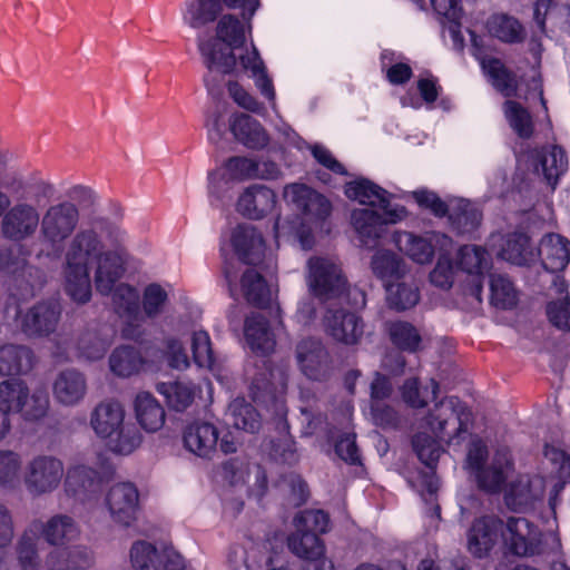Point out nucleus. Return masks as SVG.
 <instances>
[{
    "label": "nucleus",
    "mask_w": 570,
    "mask_h": 570,
    "mask_svg": "<svg viewBox=\"0 0 570 570\" xmlns=\"http://www.w3.org/2000/svg\"><path fill=\"white\" fill-rule=\"evenodd\" d=\"M36 364L31 347L22 344L0 346V375H22L29 373Z\"/></svg>",
    "instance_id": "7c9ffc66"
},
{
    "label": "nucleus",
    "mask_w": 570,
    "mask_h": 570,
    "mask_svg": "<svg viewBox=\"0 0 570 570\" xmlns=\"http://www.w3.org/2000/svg\"><path fill=\"white\" fill-rule=\"evenodd\" d=\"M240 285L243 295L250 305L258 308H268L272 305V291L261 272L247 268L242 276Z\"/></svg>",
    "instance_id": "4c0bfd02"
},
{
    "label": "nucleus",
    "mask_w": 570,
    "mask_h": 570,
    "mask_svg": "<svg viewBox=\"0 0 570 570\" xmlns=\"http://www.w3.org/2000/svg\"><path fill=\"white\" fill-rule=\"evenodd\" d=\"M245 41V27L234 16H224L217 24V39L198 40V49L208 72L204 81L209 91L216 87V73L226 75L234 70L236 56L229 48L237 49Z\"/></svg>",
    "instance_id": "20e7f679"
},
{
    "label": "nucleus",
    "mask_w": 570,
    "mask_h": 570,
    "mask_svg": "<svg viewBox=\"0 0 570 570\" xmlns=\"http://www.w3.org/2000/svg\"><path fill=\"white\" fill-rule=\"evenodd\" d=\"M269 456L281 464L293 465L298 462V453L295 441L289 435H282L271 441Z\"/></svg>",
    "instance_id": "e2e57ef3"
},
{
    "label": "nucleus",
    "mask_w": 570,
    "mask_h": 570,
    "mask_svg": "<svg viewBox=\"0 0 570 570\" xmlns=\"http://www.w3.org/2000/svg\"><path fill=\"white\" fill-rule=\"evenodd\" d=\"M111 344L110 337L102 330H86L78 338L79 356L88 361H97L105 356Z\"/></svg>",
    "instance_id": "49530a36"
},
{
    "label": "nucleus",
    "mask_w": 570,
    "mask_h": 570,
    "mask_svg": "<svg viewBox=\"0 0 570 570\" xmlns=\"http://www.w3.org/2000/svg\"><path fill=\"white\" fill-rule=\"evenodd\" d=\"M227 419L237 430L256 433L261 429V416L244 397H236L228 405Z\"/></svg>",
    "instance_id": "79ce46f5"
},
{
    "label": "nucleus",
    "mask_w": 570,
    "mask_h": 570,
    "mask_svg": "<svg viewBox=\"0 0 570 570\" xmlns=\"http://www.w3.org/2000/svg\"><path fill=\"white\" fill-rule=\"evenodd\" d=\"M222 249H261L265 245L262 230L249 223H238L222 232Z\"/></svg>",
    "instance_id": "473e14b6"
},
{
    "label": "nucleus",
    "mask_w": 570,
    "mask_h": 570,
    "mask_svg": "<svg viewBox=\"0 0 570 570\" xmlns=\"http://www.w3.org/2000/svg\"><path fill=\"white\" fill-rule=\"evenodd\" d=\"M254 179V158L234 156L228 158L219 168L208 173V195L217 200L224 199L234 181Z\"/></svg>",
    "instance_id": "ddd939ff"
},
{
    "label": "nucleus",
    "mask_w": 570,
    "mask_h": 570,
    "mask_svg": "<svg viewBox=\"0 0 570 570\" xmlns=\"http://www.w3.org/2000/svg\"><path fill=\"white\" fill-rule=\"evenodd\" d=\"M532 159L535 171H541L548 184L552 187H554L559 177L568 169L566 151L557 145L534 150Z\"/></svg>",
    "instance_id": "c756f323"
},
{
    "label": "nucleus",
    "mask_w": 570,
    "mask_h": 570,
    "mask_svg": "<svg viewBox=\"0 0 570 570\" xmlns=\"http://www.w3.org/2000/svg\"><path fill=\"white\" fill-rule=\"evenodd\" d=\"M142 363L144 360L140 352L129 345L117 347L109 357L111 372L120 377H129L137 373Z\"/></svg>",
    "instance_id": "a18cd8bd"
},
{
    "label": "nucleus",
    "mask_w": 570,
    "mask_h": 570,
    "mask_svg": "<svg viewBox=\"0 0 570 570\" xmlns=\"http://www.w3.org/2000/svg\"><path fill=\"white\" fill-rule=\"evenodd\" d=\"M65 476L63 462L50 454H38L29 460L23 472L27 492L38 498L56 491Z\"/></svg>",
    "instance_id": "f8f14e48"
},
{
    "label": "nucleus",
    "mask_w": 570,
    "mask_h": 570,
    "mask_svg": "<svg viewBox=\"0 0 570 570\" xmlns=\"http://www.w3.org/2000/svg\"><path fill=\"white\" fill-rule=\"evenodd\" d=\"M29 386L20 379H9L0 382V410L7 414H14L21 410V404L28 396Z\"/></svg>",
    "instance_id": "de8ad7c7"
},
{
    "label": "nucleus",
    "mask_w": 570,
    "mask_h": 570,
    "mask_svg": "<svg viewBox=\"0 0 570 570\" xmlns=\"http://www.w3.org/2000/svg\"><path fill=\"white\" fill-rule=\"evenodd\" d=\"M91 563L92 552L83 546L57 548L46 560L50 570H80L89 568Z\"/></svg>",
    "instance_id": "c9c22d12"
},
{
    "label": "nucleus",
    "mask_w": 570,
    "mask_h": 570,
    "mask_svg": "<svg viewBox=\"0 0 570 570\" xmlns=\"http://www.w3.org/2000/svg\"><path fill=\"white\" fill-rule=\"evenodd\" d=\"M156 390L165 397L169 409L176 412L185 411L195 400V386L189 382H160Z\"/></svg>",
    "instance_id": "37998d69"
},
{
    "label": "nucleus",
    "mask_w": 570,
    "mask_h": 570,
    "mask_svg": "<svg viewBox=\"0 0 570 570\" xmlns=\"http://www.w3.org/2000/svg\"><path fill=\"white\" fill-rule=\"evenodd\" d=\"M193 357L197 365L210 367L214 364V353L210 337L205 331H196L191 337Z\"/></svg>",
    "instance_id": "338daca9"
},
{
    "label": "nucleus",
    "mask_w": 570,
    "mask_h": 570,
    "mask_svg": "<svg viewBox=\"0 0 570 570\" xmlns=\"http://www.w3.org/2000/svg\"><path fill=\"white\" fill-rule=\"evenodd\" d=\"M110 295L116 313L129 321L122 328V335L131 340L140 338L142 335L140 326L132 324L134 321H138L141 317L140 296L137 288L125 283H119L114 286Z\"/></svg>",
    "instance_id": "aec40b11"
},
{
    "label": "nucleus",
    "mask_w": 570,
    "mask_h": 570,
    "mask_svg": "<svg viewBox=\"0 0 570 570\" xmlns=\"http://www.w3.org/2000/svg\"><path fill=\"white\" fill-rule=\"evenodd\" d=\"M299 371L312 381H326L333 371L332 357L323 342L315 337L299 341L295 350Z\"/></svg>",
    "instance_id": "4468645a"
},
{
    "label": "nucleus",
    "mask_w": 570,
    "mask_h": 570,
    "mask_svg": "<svg viewBox=\"0 0 570 570\" xmlns=\"http://www.w3.org/2000/svg\"><path fill=\"white\" fill-rule=\"evenodd\" d=\"M514 464L508 450H498L491 462L474 474L478 487L488 493L501 492L508 478L512 474Z\"/></svg>",
    "instance_id": "b1692460"
},
{
    "label": "nucleus",
    "mask_w": 570,
    "mask_h": 570,
    "mask_svg": "<svg viewBox=\"0 0 570 570\" xmlns=\"http://www.w3.org/2000/svg\"><path fill=\"white\" fill-rule=\"evenodd\" d=\"M384 287L389 306L396 311L409 309L420 299L419 289L412 284L396 281L387 283Z\"/></svg>",
    "instance_id": "3c124183"
},
{
    "label": "nucleus",
    "mask_w": 570,
    "mask_h": 570,
    "mask_svg": "<svg viewBox=\"0 0 570 570\" xmlns=\"http://www.w3.org/2000/svg\"><path fill=\"white\" fill-rule=\"evenodd\" d=\"M394 242L397 249H446L452 245L449 236L438 232H426L423 235L396 232Z\"/></svg>",
    "instance_id": "ea45409f"
},
{
    "label": "nucleus",
    "mask_w": 570,
    "mask_h": 570,
    "mask_svg": "<svg viewBox=\"0 0 570 570\" xmlns=\"http://www.w3.org/2000/svg\"><path fill=\"white\" fill-rule=\"evenodd\" d=\"M287 547L292 553L301 559L325 553L324 543L316 533L297 528L287 538Z\"/></svg>",
    "instance_id": "8fccbe9b"
},
{
    "label": "nucleus",
    "mask_w": 570,
    "mask_h": 570,
    "mask_svg": "<svg viewBox=\"0 0 570 570\" xmlns=\"http://www.w3.org/2000/svg\"><path fill=\"white\" fill-rule=\"evenodd\" d=\"M371 267L384 285L400 281L407 273V265L399 252H375Z\"/></svg>",
    "instance_id": "58836bf2"
},
{
    "label": "nucleus",
    "mask_w": 570,
    "mask_h": 570,
    "mask_svg": "<svg viewBox=\"0 0 570 570\" xmlns=\"http://www.w3.org/2000/svg\"><path fill=\"white\" fill-rule=\"evenodd\" d=\"M345 195L362 205L377 207L380 210L392 209L391 194L366 178H358L345 186Z\"/></svg>",
    "instance_id": "2f4dec72"
},
{
    "label": "nucleus",
    "mask_w": 570,
    "mask_h": 570,
    "mask_svg": "<svg viewBox=\"0 0 570 570\" xmlns=\"http://www.w3.org/2000/svg\"><path fill=\"white\" fill-rule=\"evenodd\" d=\"M543 534L540 528L523 517L502 520L501 539L505 551L512 556L528 558L543 551Z\"/></svg>",
    "instance_id": "9d476101"
},
{
    "label": "nucleus",
    "mask_w": 570,
    "mask_h": 570,
    "mask_svg": "<svg viewBox=\"0 0 570 570\" xmlns=\"http://www.w3.org/2000/svg\"><path fill=\"white\" fill-rule=\"evenodd\" d=\"M86 393V377L77 370H65L55 380L53 395L63 405L71 406L78 404Z\"/></svg>",
    "instance_id": "f704fd0d"
},
{
    "label": "nucleus",
    "mask_w": 570,
    "mask_h": 570,
    "mask_svg": "<svg viewBox=\"0 0 570 570\" xmlns=\"http://www.w3.org/2000/svg\"><path fill=\"white\" fill-rule=\"evenodd\" d=\"M229 128L235 139L250 149H262L269 142V137L258 120L246 114H236L229 120Z\"/></svg>",
    "instance_id": "cd10ccee"
},
{
    "label": "nucleus",
    "mask_w": 570,
    "mask_h": 570,
    "mask_svg": "<svg viewBox=\"0 0 570 570\" xmlns=\"http://www.w3.org/2000/svg\"><path fill=\"white\" fill-rule=\"evenodd\" d=\"M405 215V208L400 205L380 212L373 208H357L351 214V223L362 239H374L381 235L385 225L395 224Z\"/></svg>",
    "instance_id": "dca6fc26"
},
{
    "label": "nucleus",
    "mask_w": 570,
    "mask_h": 570,
    "mask_svg": "<svg viewBox=\"0 0 570 570\" xmlns=\"http://www.w3.org/2000/svg\"><path fill=\"white\" fill-rule=\"evenodd\" d=\"M92 253L96 254L95 285L99 294L110 295L114 286L126 271L125 259L120 252H68L65 289L70 298L78 304H86L91 298V282L87 265Z\"/></svg>",
    "instance_id": "f257e3e1"
},
{
    "label": "nucleus",
    "mask_w": 570,
    "mask_h": 570,
    "mask_svg": "<svg viewBox=\"0 0 570 570\" xmlns=\"http://www.w3.org/2000/svg\"><path fill=\"white\" fill-rule=\"evenodd\" d=\"M323 324L328 336L345 345L358 344L364 334L362 317L344 308L327 309Z\"/></svg>",
    "instance_id": "6ab92c4d"
},
{
    "label": "nucleus",
    "mask_w": 570,
    "mask_h": 570,
    "mask_svg": "<svg viewBox=\"0 0 570 570\" xmlns=\"http://www.w3.org/2000/svg\"><path fill=\"white\" fill-rule=\"evenodd\" d=\"M330 518L323 510H305L294 518V525L299 530L325 533L328 530Z\"/></svg>",
    "instance_id": "0e129e2a"
},
{
    "label": "nucleus",
    "mask_w": 570,
    "mask_h": 570,
    "mask_svg": "<svg viewBox=\"0 0 570 570\" xmlns=\"http://www.w3.org/2000/svg\"><path fill=\"white\" fill-rule=\"evenodd\" d=\"M223 258L226 277L235 275L236 263L258 267L262 272L272 269L276 264L273 252H224Z\"/></svg>",
    "instance_id": "c03bdc74"
},
{
    "label": "nucleus",
    "mask_w": 570,
    "mask_h": 570,
    "mask_svg": "<svg viewBox=\"0 0 570 570\" xmlns=\"http://www.w3.org/2000/svg\"><path fill=\"white\" fill-rule=\"evenodd\" d=\"M168 298L167 292L157 283L146 286L142 295V308L147 317L158 316Z\"/></svg>",
    "instance_id": "69168bd1"
},
{
    "label": "nucleus",
    "mask_w": 570,
    "mask_h": 570,
    "mask_svg": "<svg viewBox=\"0 0 570 570\" xmlns=\"http://www.w3.org/2000/svg\"><path fill=\"white\" fill-rule=\"evenodd\" d=\"M24 253L0 252V272L10 276L9 289L19 299L33 297L46 283L45 274L26 263Z\"/></svg>",
    "instance_id": "9b49d317"
},
{
    "label": "nucleus",
    "mask_w": 570,
    "mask_h": 570,
    "mask_svg": "<svg viewBox=\"0 0 570 570\" xmlns=\"http://www.w3.org/2000/svg\"><path fill=\"white\" fill-rule=\"evenodd\" d=\"M305 278L309 293L321 301L337 298L348 288L341 263L330 256H311L306 263Z\"/></svg>",
    "instance_id": "423d86ee"
},
{
    "label": "nucleus",
    "mask_w": 570,
    "mask_h": 570,
    "mask_svg": "<svg viewBox=\"0 0 570 570\" xmlns=\"http://www.w3.org/2000/svg\"><path fill=\"white\" fill-rule=\"evenodd\" d=\"M544 493V481L540 476H520L511 482L504 492V503L513 512H528L534 509Z\"/></svg>",
    "instance_id": "412c9836"
},
{
    "label": "nucleus",
    "mask_w": 570,
    "mask_h": 570,
    "mask_svg": "<svg viewBox=\"0 0 570 570\" xmlns=\"http://www.w3.org/2000/svg\"><path fill=\"white\" fill-rule=\"evenodd\" d=\"M277 204L276 193L262 184H253L242 190L235 209L250 220H262L273 213Z\"/></svg>",
    "instance_id": "a211bd4d"
},
{
    "label": "nucleus",
    "mask_w": 570,
    "mask_h": 570,
    "mask_svg": "<svg viewBox=\"0 0 570 570\" xmlns=\"http://www.w3.org/2000/svg\"><path fill=\"white\" fill-rule=\"evenodd\" d=\"M90 425L98 438L110 439L111 450L119 454H130L141 442L137 429L125 424V410L116 401L99 403L91 412Z\"/></svg>",
    "instance_id": "39448f33"
},
{
    "label": "nucleus",
    "mask_w": 570,
    "mask_h": 570,
    "mask_svg": "<svg viewBox=\"0 0 570 570\" xmlns=\"http://www.w3.org/2000/svg\"><path fill=\"white\" fill-rule=\"evenodd\" d=\"M503 112L509 126L520 138L528 139L532 136L533 120L527 108L517 101L507 100Z\"/></svg>",
    "instance_id": "603ef678"
},
{
    "label": "nucleus",
    "mask_w": 570,
    "mask_h": 570,
    "mask_svg": "<svg viewBox=\"0 0 570 570\" xmlns=\"http://www.w3.org/2000/svg\"><path fill=\"white\" fill-rule=\"evenodd\" d=\"M185 448L200 458H210L218 444L217 428L207 422H195L184 432Z\"/></svg>",
    "instance_id": "bb28decb"
},
{
    "label": "nucleus",
    "mask_w": 570,
    "mask_h": 570,
    "mask_svg": "<svg viewBox=\"0 0 570 570\" xmlns=\"http://www.w3.org/2000/svg\"><path fill=\"white\" fill-rule=\"evenodd\" d=\"M18 561L21 570H38L39 558L35 535L29 530L24 532L18 544Z\"/></svg>",
    "instance_id": "774afa93"
},
{
    "label": "nucleus",
    "mask_w": 570,
    "mask_h": 570,
    "mask_svg": "<svg viewBox=\"0 0 570 570\" xmlns=\"http://www.w3.org/2000/svg\"><path fill=\"white\" fill-rule=\"evenodd\" d=\"M489 240L492 249H525L531 242L521 229L492 233Z\"/></svg>",
    "instance_id": "680f3d73"
},
{
    "label": "nucleus",
    "mask_w": 570,
    "mask_h": 570,
    "mask_svg": "<svg viewBox=\"0 0 570 570\" xmlns=\"http://www.w3.org/2000/svg\"><path fill=\"white\" fill-rule=\"evenodd\" d=\"M132 245L127 232L105 216L82 223L71 238V249H124Z\"/></svg>",
    "instance_id": "0eeeda50"
},
{
    "label": "nucleus",
    "mask_w": 570,
    "mask_h": 570,
    "mask_svg": "<svg viewBox=\"0 0 570 570\" xmlns=\"http://www.w3.org/2000/svg\"><path fill=\"white\" fill-rule=\"evenodd\" d=\"M482 68L490 78L492 85L505 97L515 94L517 83L514 77L504 68L498 59H483Z\"/></svg>",
    "instance_id": "864d4df0"
},
{
    "label": "nucleus",
    "mask_w": 570,
    "mask_h": 570,
    "mask_svg": "<svg viewBox=\"0 0 570 570\" xmlns=\"http://www.w3.org/2000/svg\"><path fill=\"white\" fill-rule=\"evenodd\" d=\"M138 502V490L130 482L112 485L106 497V504L112 520L126 527L136 519Z\"/></svg>",
    "instance_id": "5701e85b"
},
{
    "label": "nucleus",
    "mask_w": 570,
    "mask_h": 570,
    "mask_svg": "<svg viewBox=\"0 0 570 570\" xmlns=\"http://www.w3.org/2000/svg\"><path fill=\"white\" fill-rule=\"evenodd\" d=\"M102 479L100 474L86 465H75L67 471L66 491L80 500L90 499L98 493Z\"/></svg>",
    "instance_id": "72a5a7b5"
},
{
    "label": "nucleus",
    "mask_w": 570,
    "mask_h": 570,
    "mask_svg": "<svg viewBox=\"0 0 570 570\" xmlns=\"http://www.w3.org/2000/svg\"><path fill=\"white\" fill-rule=\"evenodd\" d=\"M238 61L243 70L249 72V76L254 79L255 86L261 95L265 97L272 108L276 110V94L273 80L267 75L266 67L256 47L253 45L250 49H246L245 53L238 56Z\"/></svg>",
    "instance_id": "a878e982"
},
{
    "label": "nucleus",
    "mask_w": 570,
    "mask_h": 570,
    "mask_svg": "<svg viewBox=\"0 0 570 570\" xmlns=\"http://www.w3.org/2000/svg\"><path fill=\"white\" fill-rule=\"evenodd\" d=\"M492 264L491 252H439L436 263L429 274V281L433 286L449 291L454 284L458 272H463L471 278L465 289L466 294L481 302L483 279Z\"/></svg>",
    "instance_id": "f03ea898"
},
{
    "label": "nucleus",
    "mask_w": 570,
    "mask_h": 570,
    "mask_svg": "<svg viewBox=\"0 0 570 570\" xmlns=\"http://www.w3.org/2000/svg\"><path fill=\"white\" fill-rule=\"evenodd\" d=\"M80 220V210L72 202L63 200L50 205L40 216L39 236L43 245L61 246L75 234Z\"/></svg>",
    "instance_id": "6e6552de"
},
{
    "label": "nucleus",
    "mask_w": 570,
    "mask_h": 570,
    "mask_svg": "<svg viewBox=\"0 0 570 570\" xmlns=\"http://www.w3.org/2000/svg\"><path fill=\"white\" fill-rule=\"evenodd\" d=\"M29 532L36 537L41 533L46 542L51 546H63L79 534L75 520L67 514H56L47 522L35 520L29 527Z\"/></svg>",
    "instance_id": "393cba45"
},
{
    "label": "nucleus",
    "mask_w": 570,
    "mask_h": 570,
    "mask_svg": "<svg viewBox=\"0 0 570 570\" xmlns=\"http://www.w3.org/2000/svg\"><path fill=\"white\" fill-rule=\"evenodd\" d=\"M412 445L419 460L424 465L430 469H433L436 465L442 450L434 439L428 434L419 433L413 436Z\"/></svg>",
    "instance_id": "bf43d9fd"
},
{
    "label": "nucleus",
    "mask_w": 570,
    "mask_h": 570,
    "mask_svg": "<svg viewBox=\"0 0 570 570\" xmlns=\"http://www.w3.org/2000/svg\"><path fill=\"white\" fill-rule=\"evenodd\" d=\"M567 12H570L568 4H559L552 0H539L534 4L533 17L541 31H546L547 24H550L551 28L560 27L562 14H568Z\"/></svg>",
    "instance_id": "6e6d98bb"
},
{
    "label": "nucleus",
    "mask_w": 570,
    "mask_h": 570,
    "mask_svg": "<svg viewBox=\"0 0 570 570\" xmlns=\"http://www.w3.org/2000/svg\"><path fill=\"white\" fill-rule=\"evenodd\" d=\"M136 419L147 432L160 430L166 421V413L161 404L149 392H140L135 399Z\"/></svg>",
    "instance_id": "e433bc0d"
},
{
    "label": "nucleus",
    "mask_w": 570,
    "mask_h": 570,
    "mask_svg": "<svg viewBox=\"0 0 570 570\" xmlns=\"http://www.w3.org/2000/svg\"><path fill=\"white\" fill-rule=\"evenodd\" d=\"M21 464L19 453L0 449V487L14 489L19 484Z\"/></svg>",
    "instance_id": "4d7b16f0"
},
{
    "label": "nucleus",
    "mask_w": 570,
    "mask_h": 570,
    "mask_svg": "<svg viewBox=\"0 0 570 570\" xmlns=\"http://www.w3.org/2000/svg\"><path fill=\"white\" fill-rule=\"evenodd\" d=\"M244 335L249 348L257 354L267 355L275 348V335L267 318L259 313H252L246 317Z\"/></svg>",
    "instance_id": "c85d7f7f"
},
{
    "label": "nucleus",
    "mask_w": 570,
    "mask_h": 570,
    "mask_svg": "<svg viewBox=\"0 0 570 570\" xmlns=\"http://www.w3.org/2000/svg\"><path fill=\"white\" fill-rule=\"evenodd\" d=\"M482 214L479 208L466 199H454L450 203L449 220L459 234H469L481 224Z\"/></svg>",
    "instance_id": "a19ab883"
},
{
    "label": "nucleus",
    "mask_w": 570,
    "mask_h": 570,
    "mask_svg": "<svg viewBox=\"0 0 570 570\" xmlns=\"http://www.w3.org/2000/svg\"><path fill=\"white\" fill-rule=\"evenodd\" d=\"M502 520L494 515L475 519L466 533V547L475 558H484L501 537Z\"/></svg>",
    "instance_id": "4be33fe9"
},
{
    "label": "nucleus",
    "mask_w": 570,
    "mask_h": 570,
    "mask_svg": "<svg viewBox=\"0 0 570 570\" xmlns=\"http://www.w3.org/2000/svg\"><path fill=\"white\" fill-rule=\"evenodd\" d=\"M391 342L400 351L415 353L421 345L422 337L417 328L409 322L395 321L387 326Z\"/></svg>",
    "instance_id": "09e8293b"
},
{
    "label": "nucleus",
    "mask_w": 570,
    "mask_h": 570,
    "mask_svg": "<svg viewBox=\"0 0 570 570\" xmlns=\"http://www.w3.org/2000/svg\"><path fill=\"white\" fill-rule=\"evenodd\" d=\"M49 410V396L43 391H35L32 394L28 391L27 400L21 404V410H17L14 414H19L24 421H39L45 417Z\"/></svg>",
    "instance_id": "13d9d810"
},
{
    "label": "nucleus",
    "mask_w": 570,
    "mask_h": 570,
    "mask_svg": "<svg viewBox=\"0 0 570 570\" xmlns=\"http://www.w3.org/2000/svg\"><path fill=\"white\" fill-rule=\"evenodd\" d=\"M490 32L498 39L505 42H515L521 40V26L512 17L499 14L492 17L489 22Z\"/></svg>",
    "instance_id": "052dcab7"
},
{
    "label": "nucleus",
    "mask_w": 570,
    "mask_h": 570,
    "mask_svg": "<svg viewBox=\"0 0 570 570\" xmlns=\"http://www.w3.org/2000/svg\"><path fill=\"white\" fill-rule=\"evenodd\" d=\"M470 411L458 396H446L436 402L426 416V424L440 440L452 441L468 431Z\"/></svg>",
    "instance_id": "1a4fd4ad"
},
{
    "label": "nucleus",
    "mask_w": 570,
    "mask_h": 570,
    "mask_svg": "<svg viewBox=\"0 0 570 570\" xmlns=\"http://www.w3.org/2000/svg\"><path fill=\"white\" fill-rule=\"evenodd\" d=\"M283 197L287 204L293 205L309 219L323 220L330 216L332 210L330 200L305 184L286 185Z\"/></svg>",
    "instance_id": "f3484780"
},
{
    "label": "nucleus",
    "mask_w": 570,
    "mask_h": 570,
    "mask_svg": "<svg viewBox=\"0 0 570 570\" xmlns=\"http://www.w3.org/2000/svg\"><path fill=\"white\" fill-rule=\"evenodd\" d=\"M61 306L56 301H42L21 315V332L30 337H46L52 334L60 321Z\"/></svg>",
    "instance_id": "2eb2a0df"
},
{
    "label": "nucleus",
    "mask_w": 570,
    "mask_h": 570,
    "mask_svg": "<svg viewBox=\"0 0 570 570\" xmlns=\"http://www.w3.org/2000/svg\"><path fill=\"white\" fill-rule=\"evenodd\" d=\"M18 195V202L9 206L1 219L2 236L12 242H23L32 238L40 229V213L36 205L28 202L32 198L37 203L41 199L48 200L55 194L52 184L46 180L33 183H19V188L14 189Z\"/></svg>",
    "instance_id": "7ed1b4c3"
},
{
    "label": "nucleus",
    "mask_w": 570,
    "mask_h": 570,
    "mask_svg": "<svg viewBox=\"0 0 570 570\" xmlns=\"http://www.w3.org/2000/svg\"><path fill=\"white\" fill-rule=\"evenodd\" d=\"M491 303L499 308H512L517 304V292L512 282L501 274H489Z\"/></svg>",
    "instance_id": "5fc2aeb1"
}]
</instances>
